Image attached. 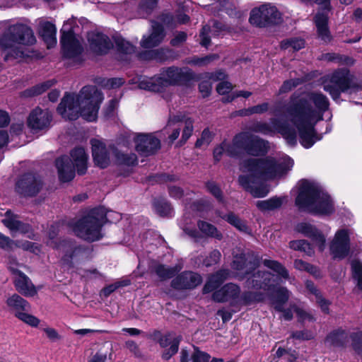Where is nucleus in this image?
Returning a JSON list of instances; mask_svg holds the SVG:
<instances>
[{"label":"nucleus","mask_w":362,"mask_h":362,"mask_svg":"<svg viewBox=\"0 0 362 362\" xmlns=\"http://www.w3.org/2000/svg\"><path fill=\"white\" fill-rule=\"evenodd\" d=\"M329 102L326 95L320 92H308L299 97L293 94L286 107L291 122L298 129L300 143L305 148L315 143L314 127L323 119L324 113L328 110Z\"/></svg>","instance_id":"f257e3e1"},{"label":"nucleus","mask_w":362,"mask_h":362,"mask_svg":"<svg viewBox=\"0 0 362 362\" xmlns=\"http://www.w3.org/2000/svg\"><path fill=\"white\" fill-rule=\"evenodd\" d=\"M293 162L290 158H276L267 156L262 158H249L240 164V170L248 175H240L238 182L247 191L255 197H264L269 190L266 187L255 186L259 180H270L282 176L293 166Z\"/></svg>","instance_id":"f03ea898"},{"label":"nucleus","mask_w":362,"mask_h":362,"mask_svg":"<svg viewBox=\"0 0 362 362\" xmlns=\"http://www.w3.org/2000/svg\"><path fill=\"white\" fill-rule=\"evenodd\" d=\"M103 100L102 93L95 86H84L78 94L66 93L57 112L66 119L75 120L81 116L86 121L93 122L98 117Z\"/></svg>","instance_id":"7ed1b4c3"},{"label":"nucleus","mask_w":362,"mask_h":362,"mask_svg":"<svg viewBox=\"0 0 362 362\" xmlns=\"http://www.w3.org/2000/svg\"><path fill=\"white\" fill-rule=\"evenodd\" d=\"M296 204L300 210L315 214H328L334 211L331 197L322 192L315 184L308 180L300 182Z\"/></svg>","instance_id":"20e7f679"},{"label":"nucleus","mask_w":362,"mask_h":362,"mask_svg":"<svg viewBox=\"0 0 362 362\" xmlns=\"http://www.w3.org/2000/svg\"><path fill=\"white\" fill-rule=\"evenodd\" d=\"M192 78V72L188 68L170 66L163 69L157 76L144 78L139 83L141 89L160 92L169 86L180 85Z\"/></svg>","instance_id":"39448f33"},{"label":"nucleus","mask_w":362,"mask_h":362,"mask_svg":"<svg viewBox=\"0 0 362 362\" xmlns=\"http://www.w3.org/2000/svg\"><path fill=\"white\" fill-rule=\"evenodd\" d=\"M112 211H107L104 207L92 209L88 216L79 220L74 227V232L79 238L90 242L100 240L102 237L101 228L108 221Z\"/></svg>","instance_id":"423d86ee"},{"label":"nucleus","mask_w":362,"mask_h":362,"mask_svg":"<svg viewBox=\"0 0 362 362\" xmlns=\"http://www.w3.org/2000/svg\"><path fill=\"white\" fill-rule=\"evenodd\" d=\"M36 41L32 29L24 24H16L8 28L0 40V45L4 49H8L5 57L6 60L10 58H21L24 57L16 44L33 45Z\"/></svg>","instance_id":"0eeeda50"},{"label":"nucleus","mask_w":362,"mask_h":362,"mask_svg":"<svg viewBox=\"0 0 362 362\" xmlns=\"http://www.w3.org/2000/svg\"><path fill=\"white\" fill-rule=\"evenodd\" d=\"M234 145L236 146L238 157L243 152L253 156L266 153L269 149L268 142L247 132H243L234 136Z\"/></svg>","instance_id":"6e6552de"},{"label":"nucleus","mask_w":362,"mask_h":362,"mask_svg":"<svg viewBox=\"0 0 362 362\" xmlns=\"http://www.w3.org/2000/svg\"><path fill=\"white\" fill-rule=\"evenodd\" d=\"M351 78L348 69H337L322 78L323 89L329 93L334 100H336L341 92H344L350 88Z\"/></svg>","instance_id":"1a4fd4ad"},{"label":"nucleus","mask_w":362,"mask_h":362,"mask_svg":"<svg viewBox=\"0 0 362 362\" xmlns=\"http://www.w3.org/2000/svg\"><path fill=\"white\" fill-rule=\"evenodd\" d=\"M168 127V139L173 143L180 136V130L182 129L181 139L177 141L176 146H182L192 135L194 127L193 120L191 118H185L182 115H174L169 119Z\"/></svg>","instance_id":"9d476101"},{"label":"nucleus","mask_w":362,"mask_h":362,"mask_svg":"<svg viewBox=\"0 0 362 362\" xmlns=\"http://www.w3.org/2000/svg\"><path fill=\"white\" fill-rule=\"evenodd\" d=\"M248 129L251 132L263 134H272L274 129H276L281 134L289 145L294 146L297 143V133L296 129L285 124H280L276 119H271V124L263 122H253L250 125Z\"/></svg>","instance_id":"9b49d317"},{"label":"nucleus","mask_w":362,"mask_h":362,"mask_svg":"<svg viewBox=\"0 0 362 362\" xmlns=\"http://www.w3.org/2000/svg\"><path fill=\"white\" fill-rule=\"evenodd\" d=\"M281 18V14L277 8L267 3L251 11L249 21L254 25L263 28L279 23Z\"/></svg>","instance_id":"f8f14e48"},{"label":"nucleus","mask_w":362,"mask_h":362,"mask_svg":"<svg viewBox=\"0 0 362 362\" xmlns=\"http://www.w3.org/2000/svg\"><path fill=\"white\" fill-rule=\"evenodd\" d=\"M329 250L334 258L343 259L346 257L350 250L349 232L346 229L337 231L332 240Z\"/></svg>","instance_id":"ddd939ff"},{"label":"nucleus","mask_w":362,"mask_h":362,"mask_svg":"<svg viewBox=\"0 0 362 362\" xmlns=\"http://www.w3.org/2000/svg\"><path fill=\"white\" fill-rule=\"evenodd\" d=\"M42 186L39 176L27 173L23 175L16 183V190L23 196L32 197L37 194Z\"/></svg>","instance_id":"4468645a"},{"label":"nucleus","mask_w":362,"mask_h":362,"mask_svg":"<svg viewBox=\"0 0 362 362\" xmlns=\"http://www.w3.org/2000/svg\"><path fill=\"white\" fill-rule=\"evenodd\" d=\"M202 282V277L200 274L192 271H185L171 281L170 286L175 290H192Z\"/></svg>","instance_id":"2eb2a0df"},{"label":"nucleus","mask_w":362,"mask_h":362,"mask_svg":"<svg viewBox=\"0 0 362 362\" xmlns=\"http://www.w3.org/2000/svg\"><path fill=\"white\" fill-rule=\"evenodd\" d=\"M240 294V288L235 284L229 283L224 285L219 290L216 291L213 299L219 303L229 302L231 305H238Z\"/></svg>","instance_id":"dca6fc26"},{"label":"nucleus","mask_w":362,"mask_h":362,"mask_svg":"<svg viewBox=\"0 0 362 362\" xmlns=\"http://www.w3.org/2000/svg\"><path fill=\"white\" fill-rule=\"evenodd\" d=\"M136 150L143 156H149L160 148L158 139L152 134H139L134 139Z\"/></svg>","instance_id":"f3484780"},{"label":"nucleus","mask_w":362,"mask_h":362,"mask_svg":"<svg viewBox=\"0 0 362 362\" xmlns=\"http://www.w3.org/2000/svg\"><path fill=\"white\" fill-rule=\"evenodd\" d=\"M52 119V116L49 110L36 107L28 118V125L32 129L42 130L50 126Z\"/></svg>","instance_id":"a211bd4d"},{"label":"nucleus","mask_w":362,"mask_h":362,"mask_svg":"<svg viewBox=\"0 0 362 362\" xmlns=\"http://www.w3.org/2000/svg\"><path fill=\"white\" fill-rule=\"evenodd\" d=\"M247 276L246 285L248 288L269 290L271 280L274 277L269 272H261L252 270Z\"/></svg>","instance_id":"6ab92c4d"},{"label":"nucleus","mask_w":362,"mask_h":362,"mask_svg":"<svg viewBox=\"0 0 362 362\" xmlns=\"http://www.w3.org/2000/svg\"><path fill=\"white\" fill-rule=\"evenodd\" d=\"M61 43L64 55L67 58H74L82 52L83 48L80 41L71 31L63 32Z\"/></svg>","instance_id":"aec40b11"},{"label":"nucleus","mask_w":362,"mask_h":362,"mask_svg":"<svg viewBox=\"0 0 362 362\" xmlns=\"http://www.w3.org/2000/svg\"><path fill=\"white\" fill-rule=\"evenodd\" d=\"M90 49L96 54H106L112 47L110 38L100 33L91 32L88 35Z\"/></svg>","instance_id":"412c9836"},{"label":"nucleus","mask_w":362,"mask_h":362,"mask_svg":"<svg viewBox=\"0 0 362 362\" xmlns=\"http://www.w3.org/2000/svg\"><path fill=\"white\" fill-rule=\"evenodd\" d=\"M259 266V260L250 253H243L236 255L232 263V268L235 270L243 272L245 274H250L252 270Z\"/></svg>","instance_id":"4be33fe9"},{"label":"nucleus","mask_w":362,"mask_h":362,"mask_svg":"<svg viewBox=\"0 0 362 362\" xmlns=\"http://www.w3.org/2000/svg\"><path fill=\"white\" fill-rule=\"evenodd\" d=\"M92 156L96 165L100 168H107L110 163V152L106 146L99 140L92 139Z\"/></svg>","instance_id":"5701e85b"},{"label":"nucleus","mask_w":362,"mask_h":362,"mask_svg":"<svg viewBox=\"0 0 362 362\" xmlns=\"http://www.w3.org/2000/svg\"><path fill=\"white\" fill-rule=\"evenodd\" d=\"M165 33L163 26L157 22L152 24V30L151 34L146 37L144 36L141 45L144 48H151L158 46L163 40Z\"/></svg>","instance_id":"b1692460"},{"label":"nucleus","mask_w":362,"mask_h":362,"mask_svg":"<svg viewBox=\"0 0 362 362\" xmlns=\"http://www.w3.org/2000/svg\"><path fill=\"white\" fill-rule=\"evenodd\" d=\"M296 230L298 232L303 233L305 236L311 238L318 246L320 251H323L325 247V238L313 226L306 223H301L297 225Z\"/></svg>","instance_id":"393cba45"},{"label":"nucleus","mask_w":362,"mask_h":362,"mask_svg":"<svg viewBox=\"0 0 362 362\" xmlns=\"http://www.w3.org/2000/svg\"><path fill=\"white\" fill-rule=\"evenodd\" d=\"M12 272L17 274L14 284L19 293L25 296H33L37 293L35 286L25 274L17 269H12Z\"/></svg>","instance_id":"a878e982"},{"label":"nucleus","mask_w":362,"mask_h":362,"mask_svg":"<svg viewBox=\"0 0 362 362\" xmlns=\"http://www.w3.org/2000/svg\"><path fill=\"white\" fill-rule=\"evenodd\" d=\"M181 339L180 336L173 337L170 334L160 337L159 339L160 346L163 348L170 346L168 349H165L162 354V358L164 360L170 359L177 352Z\"/></svg>","instance_id":"bb28decb"},{"label":"nucleus","mask_w":362,"mask_h":362,"mask_svg":"<svg viewBox=\"0 0 362 362\" xmlns=\"http://www.w3.org/2000/svg\"><path fill=\"white\" fill-rule=\"evenodd\" d=\"M55 163L59 180L62 182H69L74 177L75 171L74 166L71 164L68 156H64L57 158Z\"/></svg>","instance_id":"cd10ccee"},{"label":"nucleus","mask_w":362,"mask_h":362,"mask_svg":"<svg viewBox=\"0 0 362 362\" xmlns=\"http://www.w3.org/2000/svg\"><path fill=\"white\" fill-rule=\"evenodd\" d=\"M318 37L325 42L332 40V35L328 27V16L325 13H317L314 18Z\"/></svg>","instance_id":"c85d7f7f"},{"label":"nucleus","mask_w":362,"mask_h":362,"mask_svg":"<svg viewBox=\"0 0 362 362\" xmlns=\"http://www.w3.org/2000/svg\"><path fill=\"white\" fill-rule=\"evenodd\" d=\"M38 31L46 42L48 48H51L57 44V30L54 24L47 21H41L39 23Z\"/></svg>","instance_id":"c756f323"},{"label":"nucleus","mask_w":362,"mask_h":362,"mask_svg":"<svg viewBox=\"0 0 362 362\" xmlns=\"http://www.w3.org/2000/svg\"><path fill=\"white\" fill-rule=\"evenodd\" d=\"M230 276L228 269H221L211 275L203 288L204 293L211 292L218 288Z\"/></svg>","instance_id":"7c9ffc66"},{"label":"nucleus","mask_w":362,"mask_h":362,"mask_svg":"<svg viewBox=\"0 0 362 362\" xmlns=\"http://www.w3.org/2000/svg\"><path fill=\"white\" fill-rule=\"evenodd\" d=\"M182 269L181 264H176L174 267H169L163 264H155L152 267L153 272L161 281H165L173 277Z\"/></svg>","instance_id":"2f4dec72"},{"label":"nucleus","mask_w":362,"mask_h":362,"mask_svg":"<svg viewBox=\"0 0 362 362\" xmlns=\"http://www.w3.org/2000/svg\"><path fill=\"white\" fill-rule=\"evenodd\" d=\"M71 157L77 169L78 173L83 175L87 169V161L88 158L84 148L81 147L74 148L71 153Z\"/></svg>","instance_id":"473e14b6"},{"label":"nucleus","mask_w":362,"mask_h":362,"mask_svg":"<svg viewBox=\"0 0 362 362\" xmlns=\"http://www.w3.org/2000/svg\"><path fill=\"white\" fill-rule=\"evenodd\" d=\"M223 153L230 157H238V151L236 146L234 145V138L232 143L230 144L226 141H223L219 146H216L214 150V160L218 162L221 159Z\"/></svg>","instance_id":"72a5a7b5"},{"label":"nucleus","mask_w":362,"mask_h":362,"mask_svg":"<svg viewBox=\"0 0 362 362\" xmlns=\"http://www.w3.org/2000/svg\"><path fill=\"white\" fill-rule=\"evenodd\" d=\"M199 232L204 236L221 240L223 238L222 233L214 225L202 220L197 221Z\"/></svg>","instance_id":"f704fd0d"},{"label":"nucleus","mask_w":362,"mask_h":362,"mask_svg":"<svg viewBox=\"0 0 362 362\" xmlns=\"http://www.w3.org/2000/svg\"><path fill=\"white\" fill-rule=\"evenodd\" d=\"M6 304L15 315L18 312L30 311V308L27 300L17 294H13L9 297L6 300Z\"/></svg>","instance_id":"c9c22d12"},{"label":"nucleus","mask_w":362,"mask_h":362,"mask_svg":"<svg viewBox=\"0 0 362 362\" xmlns=\"http://www.w3.org/2000/svg\"><path fill=\"white\" fill-rule=\"evenodd\" d=\"M349 335L344 330H337L330 333L326 338V342L334 346H343L349 341Z\"/></svg>","instance_id":"e433bc0d"},{"label":"nucleus","mask_w":362,"mask_h":362,"mask_svg":"<svg viewBox=\"0 0 362 362\" xmlns=\"http://www.w3.org/2000/svg\"><path fill=\"white\" fill-rule=\"evenodd\" d=\"M289 297L290 292L287 288L284 287L278 288L272 301L274 309L277 311H283L284 305L288 301Z\"/></svg>","instance_id":"4c0bfd02"},{"label":"nucleus","mask_w":362,"mask_h":362,"mask_svg":"<svg viewBox=\"0 0 362 362\" xmlns=\"http://www.w3.org/2000/svg\"><path fill=\"white\" fill-rule=\"evenodd\" d=\"M263 300V294L259 292L246 291L240 294L238 305H248Z\"/></svg>","instance_id":"58836bf2"},{"label":"nucleus","mask_w":362,"mask_h":362,"mask_svg":"<svg viewBox=\"0 0 362 362\" xmlns=\"http://www.w3.org/2000/svg\"><path fill=\"white\" fill-rule=\"evenodd\" d=\"M322 59L329 62H334L338 64L352 65L354 60L347 56L336 53H327L322 55Z\"/></svg>","instance_id":"ea45409f"},{"label":"nucleus","mask_w":362,"mask_h":362,"mask_svg":"<svg viewBox=\"0 0 362 362\" xmlns=\"http://www.w3.org/2000/svg\"><path fill=\"white\" fill-rule=\"evenodd\" d=\"M263 264L267 268L275 272L280 277L284 279L289 278L288 270L280 262L272 259H264Z\"/></svg>","instance_id":"a19ab883"},{"label":"nucleus","mask_w":362,"mask_h":362,"mask_svg":"<svg viewBox=\"0 0 362 362\" xmlns=\"http://www.w3.org/2000/svg\"><path fill=\"white\" fill-rule=\"evenodd\" d=\"M282 199L279 197H272L271 199L258 201L256 204L257 207L262 211H269L279 208L282 204Z\"/></svg>","instance_id":"79ce46f5"},{"label":"nucleus","mask_w":362,"mask_h":362,"mask_svg":"<svg viewBox=\"0 0 362 362\" xmlns=\"http://www.w3.org/2000/svg\"><path fill=\"white\" fill-rule=\"evenodd\" d=\"M289 247L294 250L303 252L308 256H312L314 254L313 247L305 240L291 241L289 243Z\"/></svg>","instance_id":"37998d69"},{"label":"nucleus","mask_w":362,"mask_h":362,"mask_svg":"<svg viewBox=\"0 0 362 362\" xmlns=\"http://www.w3.org/2000/svg\"><path fill=\"white\" fill-rule=\"evenodd\" d=\"M294 267L300 271H305L315 277L320 276V272L317 267L304 262L302 259H296L294 261Z\"/></svg>","instance_id":"c03bdc74"},{"label":"nucleus","mask_w":362,"mask_h":362,"mask_svg":"<svg viewBox=\"0 0 362 362\" xmlns=\"http://www.w3.org/2000/svg\"><path fill=\"white\" fill-rule=\"evenodd\" d=\"M115 156L118 164L134 165L137 163V156L134 153L125 154L119 151H115Z\"/></svg>","instance_id":"a18cd8bd"},{"label":"nucleus","mask_w":362,"mask_h":362,"mask_svg":"<svg viewBox=\"0 0 362 362\" xmlns=\"http://www.w3.org/2000/svg\"><path fill=\"white\" fill-rule=\"evenodd\" d=\"M153 207L156 213L160 216H168L172 213V208L170 204L163 199L155 200Z\"/></svg>","instance_id":"49530a36"},{"label":"nucleus","mask_w":362,"mask_h":362,"mask_svg":"<svg viewBox=\"0 0 362 362\" xmlns=\"http://www.w3.org/2000/svg\"><path fill=\"white\" fill-rule=\"evenodd\" d=\"M305 42L301 38H291L286 39L281 42V47L282 49H288L291 47L293 50L298 51L304 47Z\"/></svg>","instance_id":"de8ad7c7"},{"label":"nucleus","mask_w":362,"mask_h":362,"mask_svg":"<svg viewBox=\"0 0 362 362\" xmlns=\"http://www.w3.org/2000/svg\"><path fill=\"white\" fill-rule=\"evenodd\" d=\"M269 104L267 103H264L247 109L242 110L240 111V115L241 116H248L252 114H262L268 110Z\"/></svg>","instance_id":"09e8293b"},{"label":"nucleus","mask_w":362,"mask_h":362,"mask_svg":"<svg viewBox=\"0 0 362 362\" xmlns=\"http://www.w3.org/2000/svg\"><path fill=\"white\" fill-rule=\"evenodd\" d=\"M353 277L357 281V286L362 290V263L354 260L351 262Z\"/></svg>","instance_id":"8fccbe9b"},{"label":"nucleus","mask_w":362,"mask_h":362,"mask_svg":"<svg viewBox=\"0 0 362 362\" xmlns=\"http://www.w3.org/2000/svg\"><path fill=\"white\" fill-rule=\"evenodd\" d=\"M224 218L240 231H246L247 230L245 223L233 213L228 214Z\"/></svg>","instance_id":"3c124183"},{"label":"nucleus","mask_w":362,"mask_h":362,"mask_svg":"<svg viewBox=\"0 0 362 362\" xmlns=\"http://www.w3.org/2000/svg\"><path fill=\"white\" fill-rule=\"evenodd\" d=\"M28 311L18 312L16 314V317L32 327H37L40 323V320L35 316L28 314Z\"/></svg>","instance_id":"603ef678"},{"label":"nucleus","mask_w":362,"mask_h":362,"mask_svg":"<svg viewBox=\"0 0 362 362\" xmlns=\"http://www.w3.org/2000/svg\"><path fill=\"white\" fill-rule=\"evenodd\" d=\"M115 44L117 49L124 54H129L134 52V47L124 39L117 38Z\"/></svg>","instance_id":"864d4df0"},{"label":"nucleus","mask_w":362,"mask_h":362,"mask_svg":"<svg viewBox=\"0 0 362 362\" xmlns=\"http://www.w3.org/2000/svg\"><path fill=\"white\" fill-rule=\"evenodd\" d=\"M212 138L213 136L211 132L208 129H205L202 132L201 137L197 140L195 146L197 148H200L202 146H208L212 141Z\"/></svg>","instance_id":"5fc2aeb1"},{"label":"nucleus","mask_w":362,"mask_h":362,"mask_svg":"<svg viewBox=\"0 0 362 362\" xmlns=\"http://www.w3.org/2000/svg\"><path fill=\"white\" fill-rule=\"evenodd\" d=\"M291 308L296 312L299 321L303 322L306 320H308V321H314L315 320L313 315L311 313L305 311L303 308H299L296 305H293V306H291Z\"/></svg>","instance_id":"6e6d98bb"},{"label":"nucleus","mask_w":362,"mask_h":362,"mask_svg":"<svg viewBox=\"0 0 362 362\" xmlns=\"http://www.w3.org/2000/svg\"><path fill=\"white\" fill-rule=\"evenodd\" d=\"M221 257V252L218 250H214L208 257L204 260V264L206 267H211L217 264Z\"/></svg>","instance_id":"4d7b16f0"},{"label":"nucleus","mask_w":362,"mask_h":362,"mask_svg":"<svg viewBox=\"0 0 362 362\" xmlns=\"http://www.w3.org/2000/svg\"><path fill=\"white\" fill-rule=\"evenodd\" d=\"M300 82V80L298 78L291 79L284 81L281 88H279V93L281 94L291 91L293 88L299 85Z\"/></svg>","instance_id":"13d9d810"},{"label":"nucleus","mask_w":362,"mask_h":362,"mask_svg":"<svg viewBox=\"0 0 362 362\" xmlns=\"http://www.w3.org/2000/svg\"><path fill=\"white\" fill-rule=\"evenodd\" d=\"M206 188L210 193H211L219 202H223L221 190L219 187L213 182L206 183Z\"/></svg>","instance_id":"bf43d9fd"},{"label":"nucleus","mask_w":362,"mask_h":362,"mask_svg":"<svg viewBox=\"0 0 362 362\" xmlns=\"http://www.w3.org/2000/svg\"><path fill=\"white\" fill-rule=\"evenodd\" d=\"M53 81H47L34 86L30 91L33 95H40L54 85Z\"/></svg>","instance_id":"052dcab7"},{"label":"nucleus","mask_w":362,"mask_h":362,"mask_svg":"<svg viewBox=\"0 0 362 362\" xmlns=\"http://www.w3.org/2000/svg\"><path fill=\"white\" fill-rule=\"evenodd\" d=\"M353 348L358 352L362 351V332L354 333L350 336Z\"/></svg>","instance_id":"680f3d73"},{"label":"nucleus","mask_w":362,"mask_h":362,"mask_svg":"<svg viewBox=\"0 0 362 362\" xmlns=\"http://www.w3.org/2000/svg\"><path fill=\"white\" fill-rule=\"evenodd\" d=\"M218 57L216 54H211L209 55L204 57H194L191 63L194 65L198 66H205L212 62L214 59H218Z\"/></svg>","instance_id":"e2e57ef3"},{"label":"nucleus","mask_w":362,"mask_h":362,"mask_svg":"<svg viewBox=\"0 0 362 362\" xmlns=\"http://www.w3.org/2000/svg\"><path fill=\"white\" fill-rule=\"evenodd\" d=\"M210 356L203 351H199L197 349H194V352L192 356V360L193 362H209Z\"/></svg>","instance_id":"0e129e2a"},{"label":"nucleus","mask_w":362,"mask_h":362,"mask_svg":"<svg viewBox=\"0 0 362 362\" xmlns=\"http://www.w3.org/2000/svg\"><path fill=\"white\" fill-rule=\"evenodd\" d=\"M210 33V27L209 25L203 26L201 33V45L205 47H207L210 44V38L209 37V33Z\"/></svg>","instance_id":"69168bd1"},{"label":"nucleus","mask_w":362,"mask_h":362,"mask_svg":"<svg viewBox=\"0 0 362 362\" xmlns=\"http://www.w3.org/2000/svg\"><path fill=\"white\" fill-rule=\"evenodd\" d=\"M2 222L12 233H16V229L19 225L20 221L14 218H6L3 219Z\"/></svg>","instance_id":"338daca9"},{"label":"nucleus","mask_w":362,"mask_h":362,"mask_svg":"<svg viewBox=\"0 0 362 362\" xmlns=\"http://www.w3.org/2000/svg\"><path fill=\"white\" fill-rule=\"evenodd\" d=\"M233 88L230 83L228 81L220 82L216 87L217 92L221 95L228 93Z\"/></svg>","instance_id":"774afa93"}]
</instances>
